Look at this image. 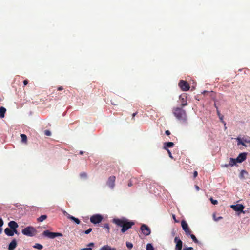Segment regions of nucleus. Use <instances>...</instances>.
Masks as SVG:
<instances>
[{
    "label": "nucleus",
    "instance_id": "603ef678",
    "mask_svg": "<svg viewBox=\"0 0 250 250\" xmlns=\"http://www.w3.org/2000/svg\"><path fill=\"white\" fill-rule=\"evenodd\" d=\"M229 166H230V165H229V164H225V165H224L222 166V167H228Z\"/></svg>",
    "mask_w": 250,
    "mask_h": 250
},
{
    "label": "nucleus",
    "instance_id": "6e6d98bb",
    "mask_svg": "<svg viewBox=\"0 0 250 250\" xmlns=\"http://www.w3.org/2000/svg\"><path fill=\"white\" fill-rule=\"evenodd\" d=\"M111 103H112V104H114V105H116V104H114V103H113V102H111Z\"/></svg>",
    "mask_w": 250,
    "mask_h": 250
},
{
    "label": "nucleus",
    "instance_id": "c9c22d12",
    "mask_svg": "<svg viewBox=\"0 0 250 250\" xmlns=\"http://www.w3.org/2000/svg\"><path fill=\"white\" fill-rule=\"evenodd\" d=\"M243 140L245 143H250V139L243 138Z\"/></svg>",
    "mask_w": 250,
    "mask_h": 250
},
{
    "label": "nucleus",
    "instance_id": "393cba45",
    "mask_svg": "<svg viewBox=\"0 0 250 250\" xmlns=\"http://www.w3.org/2000/svg\"><path fill=\"white\" fill-rule=\"evenodd\" d=\"M217 115L219 116L220 120L221 121L222 123H224V125H225L226 123L223 120V116L221 115L220 112L218 110H217Z\"/></svg>",
    "mask_w": 250,
    "mask_h": 250
},
{
    "label": "nucleus",
    "instance_id": "7ed1b4c3",
    "mask_svg": "<svg viewBox=\"0 0 250 250\" xmlns=\"http://www.w3.org/2000/svg\"><path fill=\"white\" fill-rule=\"evenodd\" d=\"M22 233L24 235L33 237L35 236L37 233L36 229L32 226H28L25 228L21 231Z\"/></svg>",
    "mask_w": 250,
    "mask_h": 250
},
{
    "label": "nucleus",
    "instance_id": "4be33fe9",
    "mask_svg": "<svg viewBox=\"0 0 250 250\" xmlns=\"http://www.w3.org/2000/svg\"><path fill=\"white\" fill-rule=\"evenodd\" d=\"M21 141L23 143H26L27 141V138L26 135L22 134L21 135Z\"/></svg>",
    "mask_w": 250,
    "mask_h": 250
},
{
    "label": "nucleus",
    "instance_id": "2eb2a0df",
    "mask_svg": "<svg viewBox=\"0 0 250 250\" xmlns=\"http://www.w3.org/2000/svg\"><path fill=\"white\" fill-rule=\"evenodd\" d=\"M17 246V242L16 239H14L9 244L8 246L9 250H14Z\"/></svg>",
    "mask_w": 250,
    "mask_h": 250
},
{
    "label": "nucleus",
    "instance_id": "cd10ccee",
    "mask_svg": "<svg viewBox=\"0 0 250 250\" xmlns=\"http://www.w3.org/2000/svg\"><path fill=\"white\" fill-rule=\"evenodd\" d=\"M189 235H190V237L194 242L196 243L198 242L197 239L196 238V236L194 235L191 234V233Z\"/></svg>",
    "mask_w": 250,
    "mask_h": 250
},
{
    "label": "nucleus",
    "instance_id": "e433bc0d",
    "mask_svg": "<svg viewBox=\"0 0 250 250\" xmlns=\"http://www.w3.org/2000/svg\"><path fill=\"white\" fill-rule=\"evenodd\" d=\"M138 113L137 112H135V113H134L132 114V120H135V116L137 115V114Z\"/></svg>",
    "mask_w": 250,
    "mask_h": 250
},
{
    "label": "nucleus",
    "instance_id": "20e7f679",
    "mask_svg": "<svg viewBox=\"0 0 250 250\" xmlns=\"http://www.w3.org/2000/svg\"><path fill=\"white\" fill-rule=\"evenodd\" d=\"M42 235L49 238L54 239L56 237L62 236V234L59 232H52L47 230L43 232Z\"/></svg>",
    "mask_w": 250,
    "mask_h": 250
},
{
    "label": "nucleus",
    "instance_id": "9d476101",
    "mask_svg": "<svg viewBox=\"0 0 250 250\" xmlns=\"http://www.w3.org/2000/svg\"><path fill=\"white\" fill-rule=\"evenodd\" d=\"M187 98L186 94H183L179 96V100L181 103V106L180 107H183L188 105Z\"/></svg>",
    "mask_w": 250,
    "mask_h": 250
},
{
    "label": "nucleus",
    "instance_id": "c756f323",
    "mask_svg": "<svg viewBox=\"0 0 250 250\" xmlns=\"http://www.w3.org/2000/svg\"><path fill=\"white\" fill-rule=\"evenodd\" d=\"M126 247L129 249H131L133 247V244L130 242H126Z\"/></svg>",
    "mask_w": 250,
    "mask_h": 250
},
{
    "label": "nucleus",
    "instance_id": "49530a36",
    "mask_svg": "<svg viewBox=\"0 0 250 250\" xmlns=\"http://www.w3.org/2000/svg\"><path fill=\"white\" fill-rule=\"evenodd\" d=\"M222 218H223V217H222L220 216V217H218V218H215V221H219V220L222 219Z\"/></svg>",
    "mask_w": 250,
    "mask_h": 250
},
{
    "label": "nucleus",
    "instance_id": "ddd939ff",
    "mask_svg": "<svg viewBox=\"0 0 250 250\" xmlns=\"http://www.w3.org/2000/svg\"><path fill=\"white\" fill-rule=\"evenodd\" d=\"M247 153L243 152L240 153L238 157L236 158V160L237 161V163H242L247 158Z\"/></svg>",
    "mask_w": 250,
    "mask_h": 250
},
{
    "label": "nucleus",
    "instance_id": "9b49d317",
    "mask_svg": "<svg viewBox=\"0 0 250 250\" xmlns=\"http://www.w3.org/2000/svg\"><path fill=\"white\" fill-rule=\"evenodd\" d=\"M116 177L115 176H110L107 181V185L111 188L113 189L115 187Z\"/></svg>",
    "mask_w": 250,
    "mask_h": 250
},
{
    "label": "nucleus",
    "instance_id": "f8f14e48",
    "mask_svg": "<svg viewBox=\"0 0 250 250\" xmlns=\"http://www.w3.org/2000/svg\"><path fill=\"white\" fill-rule=\"evenodd\" d=\"M176 243L175 250H181L182 248V241L178 237H175L174 240Z\"/></svg>",
    "mask_w": 250,
    "mask_h": 250
},
{
    "label": "nucleus",
    "instance_id": "a211bd4d",
    "mask_svg": "<svg viewBox=\"0 0 250 250\" xmlns=\"http://www.w3.org/2000/svg\"><path fill=\"white\" fill-rule=\"evenodd\" d=\"M99 250H116L115 248H112L110 246L106 245L102 247Z\"/></svg>",
    "mask_w": 250,
    "mask_h": 250
},
{
    "label": "nucleus",
    "instance_id": "de8ad7c7",
    "mask_svg": "<svg viewBox=\"0 0 250 250\" xmlns=\"http://www.w3.org/2000/svg\"><path fill=\"white\" fill-rule=\"evenodd\" d=\"M244 173H247V172H246L245 170H242V171H241V173H240V174H241V176L242 177H243V173H244Z\"/></svg>",
    "mask_w": 250,
    "mask_h": 250
},
{
    "label": "nucleus",
    "instance_id": "aec40b11",
    "mask_svg": "<svg viewBox=\"0 0 250 250\" xmlns=\"http://www.w3.org/2000/svg\"><path fill=\"white\" fill-rule=\"evenodd\" d=\"M6 111V109L5 108L2 106L0 107V117L1 118H3L4 117Z\"/></svg>",
    "mask_w": 250,
    "mask_h": 250
},
{
    "label": "nucleus",
    "instance_id": "8fccbe9b",
    "mask_svg": "<svg viewBox=\"0 0 250 250\" xmlns=\"http://www.w3.org/2000/svg\"><path fill=\"white\" fill-rule=\"evenodd\" d=\"M195 188L197 191H199L200 190V188L197 185H195Z\"/></svg>",
    "mask_w": 250,
    "mask_h": 250
},
{
    "label": "nucleus",
    "instance_id": "72a5a7b5",
    "mask_svg": "<svg viewBox=\"0 0 250 250\" xmlns=\"http://www.w3.org/2000/svg\"><path fill=\"white\" fill-rule=\"evenodd\" d=\"M3 225V221L2 219L0 218V228H1ZM1 232V229L0 228V233Z\"/></svg>",
    "mask_w": 250,
    "mask_h": 250
},
{
    "label": "nucleus",
    "instance_id": "0eeeda50",
    "mask_svg": "<svg viewBox=\"0 0 250 250\" xmlns=\"http://www.w3.org/2000/svg\"><path fill=\"white\" fill-rule=\"evenodd\" d=\"M181 226L183 229L185 231L186 235H188L189 234H190L191 231L188 227V224L185 220H182L181 221Z\"/></svg>",
    "mask_w": 250,
    "mask_h": 250
},
{
    "label": "nucleus",
    "instance_id": "5fc2aeb1",
    "mask_svg": "<svg viewBox=\"0 0 250 250\" xmlns=\"http://www.w3.org/2000/svg\"><path fill=\"white\" fill-rule=\"evenodd\" d=\"M80 154L83 155V152L81 151H80Z\"/></svg>",
    "mask_w": 250,
    "mask_h": 250
},
{
    "label": "nucleus",
    "instance_id": "09e8293b",
    "mask_svg": "<svg viewBox=\"0 0 250 250\" xmlns=\"http://www.w3.org/2000/svg\"><path fill=\"white\" fill-rule=\"evenodd\" d=\"M94 246V244L93 242H91V243H89L88 245V246H92L93 247Z\"/></svg>",
    "mask_w": 250,
    "mask_h": 250
},
{
    "label": "nucleus",
    "instance_id": "a878e982",
    "mask_svg": "<svg viewBox=\"0 0 250 250\" xmlns=\"http://www.w3.org/2000/svg\"><path fill=\"white\" fill-rule=\"evenodd\" d=\"M146 250H154V247L151 244L148 243L146 245Z\"/></svg>",
    "mask_w": 250,
    "mask_h": 250
},
{
    "label": "nucleus",
    "instance_id": "7c9ffc66",
    "mask_svg": "<svg viewBox=\"0 0 250 250\" xmlns=\"http://www.w3.org/2000/svg\"><path fill=\"white\" fill-rule=\"evenodd\" d=\"M210 200L211 203L213 205H216L218 204V201L216 200H214L212 198H210Z\"/></svg>",
    "mask_w": 250,
    "mask_h": 250
},
{
    "label": "nucleus",
    "instance_id": "f257e3e1",
    "mask_svg": "<svg viewBox=\"0 0 250 250\" xmlns=\"http://www.w3.org/2000/svg\"><path fill=\"white\" fill-rule=\"evenodd\" d=\"M112 222L117 226L122 228L121 231L123 233L135 224L134 221L129 220L125 217L121 218H115L113 219Z\"/></svg>",
    "mask_w": 250,
    "mask_h": 250
},
{
    "label": "nucleus",
    "instance_id": "864d4df0",
    "mask_svg": "<svg viewBox=\"0 0 250 250\" xmlns=\"http://www.w3.org/2000/svg\"><path fill=\"white\" fill-rule=\"evenodd\" d=\"M214 106H215V107L216 108V110H218V107H217V106H216V104H214Z\"/></svg>",
    "mask_w": 250,
    "mask_h": 250
},
{
    "label": "nucleus",
    "instance_id": "f3484780",
    "mask_svg": "<svg viewBox=\"0 0 250 250\" xmlns=\"http://www.w3.org/2000/svg\"><path fill=\"white\" fill-rule=\"evenodd\" d=\"M174 146V143L171 142H165L164 144L163 148L165 150L168 149V147H172Z\"/></svg>",
    "mask_w": 250,
    "mask_h": 250
},
{
    "label": "nucleus",
    "instance_id": "4468645a",
    "mask_svg": "<svg viewBox=\"0 0 250 250\" xmlns=\"http://www.w3.org/2000/svg\"><path fill=\"white\" fill-rule=\"evenodd\" d=\"M64 215L67 216L68 219H69L73 221H74L77 224H79L80 223V221L79 219L74 217L67 213L66 211L64 212Z\"/></svg>",
    "mask_w": 250,
    "mask_h": 250
},
{
    "label": "nucleus",
    "instance_id": "79ce46f5",
    "mask_svg": "<svg viewBox=\"0 0 250 250\" xmlns=\"http://www.w3.org/2000/svg\"><path fill=\"white\" fill-rule=\"evenodd\" d=\"M81 250H92V248H83V249H81Z\"/></svg>",
    "mask_w": 250,
    "mask_h": 250
},
{
    "label": "nucleus",
    "instance_id": "5701e85b",
    "mask_svg": "<svg viewBox=\"0 0 250 250\" xmlns=\"http://www.w3.org/2000/svg\"><path fill=\"white\" fill-rule=\"evenodd\" d=\"M47 215H42L37 219L38 222H42L47 218Z\"/></svg>",
    "mask_w": 250,
    "mask_h": 250
},
{
    "label": "nucleus",
    "instance_id": "b1692460",
    "mask_svg": "<svg viewBox=\"0 0 250 250\" xmlns=\"http://www.w3.org/2000/svg\"><path fill=\"white\" fill-rule=\"evenodd\" d=\"M33 248L38 250H42L43 248V246L40 244L36 243L33 246Z\"/></svg>",
    "mask_w": 250,
    "mask_h": 250
},
{
    "label": "nucleus",
    "instance_id": "4c0bfd02",
    "mask_svg": "<svg viewBox=\"0 0 250 250\" xmlns=\"http://www.w3.org/2000/svg\"><path fill=\"white\" fill-rule=\"evenodd\" d=\"M166 150L167 151V152H168V155H169V156L170 158H172V156L171 153V152L170 151V150H169V149H167V150Z\"/></svg>",
    "mask_w": 250,
    "mask_h": 250
},
{
    "label": "nucleus",
    "instance_id": "f704fd0d",
    "mask_svg": "<svg viewBox=\"0 0 250 250\" xmlns=\"http://www.w3.org/2000/svg\"><path fill=\"white\" fill-rule=\"evenodd\" d=\"M92 228H89V229H88L87 230H86L84 231V233L86 234H88L90 232H91L92 231Z\"/></svg>",
    "mask_w": 250,
    "mask_h": 250
},
{
    "label": "nucleus",
    "instance_id": "c85d7f7f",
    "mask_svg": "<svg viewBox=\"0 0 250 250\" xmlns=\"http://www.w3.org/2000/svg\"><path fill=\"white\" fill-rule=\"evenodd\" d=\"M104 229H106L107 230V232H110V227L108 224H105L104 226Z\"/></svg>",
    "mask_w": 250,
    "mask_h": 250
},
{
    "label": "nucleus",
    "instance_id": "39448f33",
    "mask_svg": "<svg viewBox=\"0 0 250 250\" xmlns=\"http://www.w3.org/2000/svg\"><path fill=\"white\" fill-rule=\"evenodd\" d=\"M178 85L181 90L184 91H188L190 88L189 84L186 81L180 80L179 82Z\"/></svg>",
    "mask_w": 250,
    "mask_h": 250
},
{
    "label": "nucleus",
    "instance_id": "f03ea898",
    "mask_svg": "<svg viewBox=\"0 0 250 250\" xmlns=\"http://www.w3.org/2000/svg\"><path fill=\"white\" fill-rule=\"evenodd\" d=\"M172 113L175 118L182 122H186L188 116L186 111L182 107H174L172 109Z\"/></svg>",
    "mask_w": 250,
    "mask_h": 250
},
{
    "label": "nucleus",
    "instance_id": "ea45409f",
    "mask_svg": "<svg viewBox=\"0 0 250 250\" xmlns=\"http://www.w3.org/2000/svg\"><path fill=\"white\" fill-rule=\"evenodd\" d=\"M28 83V81L27 80H25L23 81V84L24 85H26Z\"/></svg>",
    "mask_w": 250,
    "mask_h": 250
},
{
    "label": "nucleus",
    "instance_id": "bb28decb",
    "mask_svg": "<svg viewBox=\"0 0 250 250\" xmlns=\"http://www.w3.org/2000/svg\"><path fill=\"white\" fill-rule=\"evenodd\" d=\"M237 140L238 141V145H242L243 146H246V145L245 144V142L243 140V139H241L240 138H237Z\"/></svg>",
    "mask_w": 250,
    "mask_h": 250
},
{
    "label": "nucleus",
    "instance_id": "37998d69",
    "mask_svg": "<svg viewBox=\"0 0 250 250\" xmlns=\"http://www.w3.org/2000/svg\"><path fill=\"white\" fill-rule=\"evenodd\" d=\"M133 185L132 183L131 180H130L128 183V187H131Z\"/></svg>",
    "mask_w": 250,
    "mask_h": 250
},
{
    "label": "nucleus",
    "instance_id": "412c9836",
    "mask_svg": "<svg viewBox=\"0 0 250 250\" xmlns=\"http://www.w3.org/2000/svg\"><path fill=\"white\" fill-rule=\"evenodd\" d=\"M236 163H237V161L236 160V159L230 158L229 160V165L231 167H233V166L235 165L236 164Z\"/></svg>",
    "mask_w": 250,
    "mask_h": 250
},
{
    "label": "nucleus",
    "instance_id": "dca6fc26",
    "mask_svg": "<svg viewBox=\"0 0 250 250\" xmlns=\"http://www.w3.org/2000/svg\"><path fill=\"white\" fill-rule=\"evenodd\" d=\"M8 226L11 229H15L18 227V225L16 222L11 221L8 223Z\"/></svg>",
    "mask_w": 250,
    "mask_h": 250
},
{
    "label": "nucleus",
    "instance_id": "a18cd8bd",
    "mask_svg": "<svg viewBox=\"0 0 250 250\" xmlns=\"http://www.w3.org/2000/svg\"><path fill=\"white\" fill-rule=\"evenodd\" d=\"M165 133L167 135H169L170 134V132L169 130H166Z\"/></svg>",
    "mask_w": 250,
    "mask_h": 250
},
{
    "label": "nucleus",
    "instance_id": "4d7b16f0",
    "mask_svg": "<svg viewBox=\"0 0 250 250\" xmlns=\"http://www.w3.org/2000/svg\"><path fill=\"white\" fill-rule=\"evenodd\" d=\"M206 92H207V91H204L203 92V93H206Z\"/></svg>",
    "mask_w": 250,
    "mask_h": 250
},
{
    "label": "nucleus",
    "instance_id": "a19ab883",
    "mask_svg": "<svg viewBox=\"0 0 250 250\" xmlns=\"http://www.w3.org/2000/svg\"><path fill=\"white\" fill-rule=\"evenodd\" d=\"M12 231H13V234H14V233L17 234H19V233L18 232V231H17V230L16 229H12Z\"/></svg>",
    "mask_w": 250,
    "mask_h": 250
},
{
    "label": "nucleus",
    "instance_id": "6ab92c4d",
    "mask_svg": "<svg viewBox=\"0 0 250 250\" xmlns=\"http://www.w3.org/2000/svg\"><path fill=\"white\" fill-rule=\"evenodd\" d=\"M4 232L5 233L9 236H13V233L12 231V229L10 228H7L4 229Z\"/></svg>",
    "mask_w": 250,
    "mask_h": 250
},
{
    "label": "nucleus",
    "instance_id": "c03bdc74",
    "mask_svg": "<svg viewBox=\"0 0 250 250\" xmlns=\"http://www.w3.org/2000/svg\"><path fill=\"white\" fill-rule=\"evenodd\" d=\"M57 89L59 91H62L63 90V87L62 86H59V87H58Z\"/></svg>",
    "mask_w": 250,
    "mask_h": 250
},
{
    "label": "nucleus",
    "instance_id": "3c124183",
    "mask_svg": "<svg viewBox=\"0 0 250 250\" xmlns=\"http://www.w3.org/2000/svg\"><path fill=\"white\" fill-rule=\"evenodd\" d=\"M172 218L174 220L175 222H177V221L176 219L175 215H174V214L172 215Z\"/></svg>",
    "mask_w": 250,
    "mask_h": 250
},
{
    "label": "nucleus",
    "instance_id": "423d86ee",
    "mask_svg": "<svg viewBox=\"0 0 250 250\" xmlns=\"http://www.w3.org/2000/svg\"><path fill=\"white\" fill-rule=\"evenodd\" d=\"M103 219V216L100 214H95L92 215L90 218V222L93 224H97L100 223Z\"/></svg>",
    "mask_w": 250,
    "mask_h": 250
},
{
    "label": "nucleus",
    "instance_id": "473e14b6",
    "mask_svg": "<svg viewBox=\"0 0 250 250\" xmlns=\"http://www.w3.org/2000/svg\"><path fill=\"white\" fill-rule=\"evenodd\" d=\"M44 134L46 136H49L51 135V132L48 130H45L44 131Z\"/></svg>",
    "mask_w": 250,
    "mask_h": 250
},
{
    "label": "nucleus",
    "instance_id": "6e6552de",
    "mask_svg": "<svg viewBox=\"0 0 250 250\" xmlns=\"http://www.w3.org/2000/svg\"><path fill=\"white\" fill-rule=\"evenodd\" d=\"M230 208L236 211H240L245 213V211H243L245 207L242 204L232 205L230 206Z\"/></svg>",
    "mask_w": 250,
    "mask_h": 250
},
{
    "label": "nucleus",
    "instance_id": "1a4fd4ad",
    "mask_svg": "<svg viewBox=\"0 0 250 250\" xmlns=\"http://www.w3.org/2000/svg\"><path fill=\"white\" fill-rule=\"evenodd\" d=\"M140 229L142 233L146 236L149 235L151 233V230L145 224H143L141 226Z\"/></svg>",
    "mask_w": 250,
    "mask_h": 250
},
{
    "label": "nucleus",
    "instance_id": "2f4dec72",
    "mask_svg": "<svg viewBox=\"0 0 250 250\" xmlns=\"http://www.w3.org/2000/svg\"><path fill=\"white\" fill-rule=\"evenodd\" d=\"M80 175L82 178H85L87 177V174L85 172H82Z\"/></svg>",
    "mask_w": 250,
    "mask_h": 250
},
{
    "label": "nucleus",
    "instance_id": "58836bf2",
    "mask_svg": "<svg viewBox=\"0 0 250 250\" xmlns=\"http://www.w3.org/2000/svg\"><path fill=\"white\" fill-rule=\"evenodd\" d=\"M198 175V172L196 171H195L193 173V177L194 178H196Z\"/></svg>",
    "mask_w": 250,
    "mask_h": 250
}]
</instances>
